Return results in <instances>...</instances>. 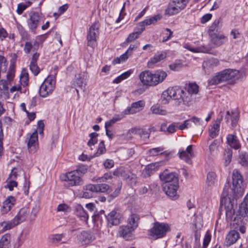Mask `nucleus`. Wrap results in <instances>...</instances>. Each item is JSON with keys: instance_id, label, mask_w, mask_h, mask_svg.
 Returning a JSON list of instances; mask_svg holds the SVG:
<instances>
[{"instance_id": "1", "label": "nucleus", "mask_w": 248, "mask_h": 248, "mask_svg": "<svg viewBox=\"0 0 248 248\" xmlns=\"http://www.w3.org/2000/svg\"><path fill=\"white\" fill-rule=\"evenodd\" d=\"M232 180V187H231L228 181L226 182L221 195L220 203L223 205L225 201L227 221H230L231 224L233 225H239L243 223L244 218L248 217V192L243 202L239 205V209L235 212L232 200H233L237 195L241 194L243 191L242 188L243 181L242 176L238 170L235 169L233 170Z\"/></svg>"}, {"instance_id": "2", "label": "nucleus", "mask_w": 248, "mask_h": 248, "mask_svg": "<svg viewBox=\"0 0 248 248\" xmlns=\"http://www.w3.org/2000/svg\"><path fill=\"white\" fill-rule=\"evenodd\" d=\"M167 74L166 72L158 70L153 73L149 70L142 72L140 75L141 82L147 86H155L163 82L166 78Z\"/></svg>"}, {"instance_id": "3", "label": "nucleus", "mask_w": 248, "mask_h": 248, "mask_svg": "<svg viewBox=\"0 0 248 248\" xmlns=\"http://www.w3.org/2000/svg\"><path fill=\"white\" fill-rule=\"evenodd\" d=\"M238 71L227 69L217 73L208 80L209 85H217L220 83L233 79L238 75Z\"/></svg>"}, {"instance_id": "4", "label": "nucleus", "mask_w": 248, "mask_h": 248, "mask_svg": "<svg viewBox=\"0 0 248 248\" xmlns=\"http://www.w3.org/2000/svg\"><path fill=\"white\" fill-rule=\"evenodd\" d=\"M169 89L171 99L174 101L175 106H179L183 102L185 103L189 102V96H186V93L183 89L173 87L169 88Z\"/></svg>"}, {"instance_id": "5", "label": "nucleus", "mask_w": 248, "mask_h": 248, "mask_svg": "<svg viewBox=\"0 0 248 248\" xmlns=\"http://www.w3.org/2000/svg\"><path fill=\"white\" fill-rule=\"evenodd\" d=\"M55 84L56 79L55 76L53 75L48 76L40 87V95L45 98L52 94L55 88Z\"/></svg>"}, {"instance_id": "6", "label": "nucleus", "mask_w": 248, "mask_h": 248, "mask_svg": "<svg viewBox=\"0 0 248 248\" xmlns=\"http://www.w3.org/2000/svg\"><path fill=\"white\" fill-rule=\"evenodd\" d=\"M61 178L65 182V185L68 186H80L83 184V181L81 176L78 174L77 171L73 170L66 173Z\"/></svg>"}, {"instance_id": "7", "label": "nucleus", "mask_w": 248, "mask_h": 248, "mask_svg": "<svg viewBox=\"0 0 248 248\" xmlns=\"http://www.w3.org/2000/svg\"><path fill=\"white\" fill-rule=\"evenodd\" d=\"M99 29L98 23H95L90 27L87 33V45L92 48H94L97 46V40L99 34Z\"/></svg>"}, {"instance_id": "8", "label": "nucleus", "mask_w": 248, "mask_h": 248, "mask_svg": "<svg viewBox=\"0 0 248 248\" xmlns=\"http://www.w3.org/2000/svg\"><path fill=\"white\" fill-rule=\"evenodd\" d=\"M169 229L168 224L156 222L154 227L150 229V235L155 239L161 238L166 235Z\"/></svg>"}, {"instance_id": "9", "label": "nucleus", "mask_w": 248, "mask_h": 248, "mask_svg": "<svg viewBox=\"0 0 248 248\" xmlns=\"http://www.w3.org/2000/svg\"><path fill=\"white\" fill-rule=\"evenodd\" d=\"M179 182L176 183H163V190L165 194L171 200H176L179 198L177 190L179 188Z\"/></svg>"}, {"instance_id": "10", "label": "nucleus", "mask_w": 248, "mask_h": 248, "mask_svg": "<svg viewBox=\"0 0 248 248\" xmlns=\"http://www.w3.org/2000/svg\"><path fill=\"white\" fill-rule=\"evenodd\" d=\"M72 87L76 89L78 99L79 98V89L83 92L86 90L87 81L86 76L84 73H80L76 76L75 78L72 81Z\"/></svg>"}, {"instance_id": "11", "label": "nucleus", "mask_w": 248, "mask_h": 248, "mask_svg": "<svg viewBox=\"0 0 248 248\" xmlns=\"http://www.w3.org/2000/svg\"><path fill=\"white\" fill-rule=\"evenodd\" d=\"M43 21L42 14L38 12H31L28 19V25L31 30L34 31L39 24Z\"/></svg>"}, {"instance_id": "12", "label": "nucleus", "mask_w": 248, "mask_h": 248, "mask_svg": "<svg viewBox=\"0 0 248 248\" xmlns=\"http://www.w3.org/2000/svg\"><path fill=\"white\" fill-rule=\"evenodd\" d=\"M122 217V216L119 212V210L117 209H113L106 216L108 226L111 227L113 225H119L120 223Z\"/></svg>"}, {"instance_id": "13", "label": "nucleus", "mask_w": 248, "mask_h": 248, "mask_svg": "<svg viewBox=\"0 0 248 248\" xmlns=\"http://www.w3.org/2000/svg\"><path fill=\"white\" fill-rule=\"evenodd\" d=\"M159 178L163 183H176L179 182L178 175L172 172H170L166 169L159 175Z\"/></svg>"}, {"instance_id": "14", "label": "nucleus", "mask_w": 248, "mask_h": 248, "mask_svg": "<svg viewBox=\"0 0 248 248\" xmlns=\"http://www.w3.org/2000/svg\"><path fill=\"white\" fill-rule=\"evenodd\" d=\"M219 60L217 58H212L204 60L202 63V69L204 72L209 74L213 71L214 68L219 65Z\"/></svg>"}, {"instance_id": "15", "label": "nucleus", "mask_w": 248, "mask_h": 248, "mask_svg": "<svg viewBox=\"0 0 248 248\" xmlns=\"http://www.w3.org/2000/svg\"><path fill=\"white\" fill-rule=\"evenodd\" d=\"M193 146V145H190L187 147L186 150H179L178 152L179 157L189 164H191V158L194 156Z\"/></svg>"}, {"instance_id": "16", "label": "nucleus", "mask_w": 248, "mask_h": 248, "mask_svg": "<svg viewBox=\"0 0 248 248\" xmlns=\"http://www.w3.org/2000/svg\"><path fill=\"white\" fill-rule=\"evenodd\" d=\"M84 190L94 192H105L109 190V186L106 184H98L96 185L89 184L84 186Z\"/></svg>"}, {"instance_id": "17", "label": "nucleus", "mask_w": 248, "mask_h": 248, "mask_svg": "<svg viewBox=\"0 0 248 248\" xmlns=\"http://www.w3.org/2000/svg\"><path fill=\"white\" fill-rule=\"evenodd\" d=\"M145 106V102L143 100H140L133 103L131 107H128L124 110V114H134L139 112Z\"/></svg>"}, {"instance_id": "18", "label": "nucleus", "mask_w": 248, "mask_h": 248, "mask_svg": "<svg viewBox=\"0 0 248 248\" xmlns=\"http://www.w3.org/2000/svg\"><path fill=\"white\" fill-rule=\"evenodd\" d=\"M38 141V133L37 130L33 132L27 140L28 148L31 153L36 151Z\"/></svg>"}, {"instance_id": "19", "label": "nucleus", "mask_w": 248, "mask_h": 248, "mask_svg": "<svg viewBox=\"0 0 248 248\" xmlns=\"http://www.w3.org/2000/svg\"><path fill=\"white\" fill-rule=\"evenodd\" d=\"M134 229L130 227L129 225L122 226L120 227L119 233L120 236L126 240L132 239L133 237V232Z\"/></svg>"}, {"instance_id": "20", "label": "nucleus", "mask_w": 248, "mask_h": 248, "mask_svg": "<svg viewBox=\"0 0 248 248\" xmlns=\"http://www.w3.org/2000/svg\"><path fill=\"white\" fill-rule=\"evenodd\" d=\"M78 240L82 243L88 244L95 239L94 235L90 232L83 231L77 236Z\"/></svg>"}, {"instance_id": "21", "label": "nucleus", "mask_w": 248, "mask_h": 248, "mask_svg": "<svg viewBox=\"0 0 248 248\" xmlns=\"http://www.w3.org/2000/svg\"><path fill=\"white\" fill-rule=\"evenodd\" d=\"M40 54L37 52L34 53L31 58L30 64V69L34 76H37L40 72L37 62L39 57Z\"/></svg>"}, {"instance_id": "22", "label": "nucleus", "mask_w": 248, "mask_h": 248, "mask_svg": "<svg viewBox=\"0 0 248 248\" xmlns=\"http://www.w3.org/2000/svg\"><path fill=\"white\" fill-rule=\"evenodd\" d=\"M227 144L231 148L238 150L241 147V144L235 134H228L227 136Z\"/></svg>"}, {"instance_id": "23", "label": "nucleus", "mask_w": 248, "mask_h": 248, "mask_svg": "<svg viewBox=\"0 0 248 248\" xmlns=\"http://www.w3.org/2000/svg\"><path fill=\"white\" fill-rule=\"evenodd\" d=\"M16 199L12 196L8 197L3 202L2 206L1 209L2 214H4L10 211L15 204Z\"/></svg>"}, {"instance_id": "24", "label": "nucleus", "mask_w": 248, "mask_h": 248, "mask_svg": "<svg viewBox=\"0 0 248 248\" xmlns=\"http://www.w3.org/2000/svg\"><path fill=\"white\" fill-rule=\"evenodd\" d=\"M75 214L81 220L87 222L89 214L80 204H78L75 206Z\"/></svg>"}, {"instance_id": "25", "label": "nucleus", "mask_w": 248, "mask_h": 248, "mask_svg": "<svg viewBox=\"0 0 248 248\" xmlns=\"http://www.w3.org/2000/svg\"><path fill=\"white\" fill-rule=\"evenodd\" d=\"M29 214L30 209L27 207H24L20 209L16 216L14 218L19 224L26 220Z\"/></svg>"}, {"instance_id": "26", "label": "nucleus", "mask_w": 248, "mask_h": 248, "mask_svg": "<svg viewBox=\"0 0 248 248\" xmlns=\"http://www.w3.org/2000/svg\"><path fill=\"white\" fill-rule=\"evenodd\" d=\"M239 238V233L235 230H231L226 237L225 244L227 246H230L235 243Z\"/></svg>"}, {"instance_id": "27", "label": "nucleus", "mask_w": 248, "mask_h": 248, "mask_svg": "<svg viewBox=\"0 0 248 248\" xmlns=\"http://www.w3.org/2000/svg\"><path fill=\"white\" fill-rule=\"evenodd\" d=\"M131 132L133 134L139 136L141 138L144 140L149 138V129L135 128L131 129Z\"/></svg>"}, {"instance_id": "28", "label": "nucleus", "mask_w": 248, "mask_h": 248, "mask_svg": "<svg viewBox=\"0 0 248 248\" xmlns=\"http://www.w3.org/2000/svg\"><path fill=\"white\" fill-rule=\"evenodd\" d=\"M180 11H181V10L173 1L170 0L165 10V13L169 16H172L178 14Z\"/></svg>"}, {"instance_id": "29", "label": "nucleus", "mask_w": 248, "mask_h": 248, "mask_svg": "<svg viewBox=\"0 0 248 248\" xmlns=\"http://www.w3.org/2000/svg\"><path fill=\"white\" fill-rule=\"evenodd\" d=\"M166 57V53L165 52H158L153 58L150 59V60L148 62V65L150 66L152 64H155L161 60L165 59Z\"/></svg>"}, {"instance_id": "30", "label": "nucleus", "mask_w": 248, "mask_h": 248, "mask_svg": "<svg viewBox=\"0 0 248 248\" xmlns=\"http://www.w3.org/2000/svg\"><path fill=\"white\" fill-rule=\"evenodd\" d=\"M39 46V43L36 41H34L33 44L30 42H26L25 43L24 51L26 54H29L31 50H37Z\"/></svg>"}, {"instance_id": "31", "label": "nucleus", "mask_w": 248, "mask_h": 248, "mask_svg": "<svg viewBox=\"0 0 248 248\" xmlns=\"http://www.w3.org/2000/svg\"><path fill=\"white\" fill-rule=\"evenodd\" d=\"M211 41L216 46H219L223 44L226 41L227 38L222 35H219L215 34L211 36Z\"/></svg>"}, {"instance_id": "32", "label": "nucleus", "mask_w": 248, "mask_h": 248, "mask_svg": "<svg viewBox=\"0 0 248 248\" xmlns=\"http://www.w3.org/2000/svg\"><path fill=\"white\" fill-rule=\"evenodd\" d=\"M11 235L4 234L0 239V248H11Z\"/></svg>"}, {"instance_id": "33", "label": "nucleus", "mask_w": 248, "mask_h": 248, "mask_svg": "<svg viewBox=\"0 0 248 248\" xmlns=\"http://www.w3.org/2000/svg\"><path fill=\"white\" fill-rule=\"evenodd\" d=\"M131 173L129 170L123 167H121L117 168L114 171V175L118 177L121 176L124 179H127L128 177L129 174Z\"/></svg>"}, {"instance_id": "34", "label": "nucleus", "mask_w": 248, "mask_h": 248, "mask_svg": "<svg viewBox=\"0 0 248 248\" xmlns=\"http://www.w3.org/2000/svg\"><path fill=\"white\" fill-rule=\"evenodd\" d=\"M198 92L199 86L197 84L189 83L186 96H189V102L191 100V94H197Z\"/></svg>"}, {"instance_id": "35", "label": "nucleus", "mask_w": 248, "mask_h": 248, "mask_svg": "<svg viewBox=\"0 0 248 248\" xmlns=\"http://www.w3.org/2000/svg\"><path fill=\"white\" fill-rule=\"evenodd\" d=\"M17 225H18V222L14 218L11 221H3L0 223V225L2 227V231L9 230Z\"/></svg>"}, {"instance_id": "36", "label": "nucleus", "mask_w": 248, "mask_h": 248, "mask_svg": "<svg viewBox=\"0 0 248 248\" xmlns=\"http://www.w3.org/2000/svg\"><path fill=\"white\" fill-rule=\"evenodd\" d=\"M150 110L153 114L156 115H166L168 113L166 110L163 109L162 107L157 104L152 106Z\"/></svg>"}, {"instance_id": "37", "label": "nucleus", "mask_w": 248, "mask_h": 248, "mask_svg": "<svg viewBox=\"0 0 248 248\" xmlns=\"http://www.w3.org/2000/svg\"><path fill=\"white\" fill-rule=\"evenodd\" d=\"M217 182L216 174L213 171L209 172L207 175L206 184L209 186H212L215 185Z\"/></svg>"}, {"instance_id": "38", "label": "nucleus", "mask_w": 248, "mask_h": 248, "mask_svg": "<svg viewBox=\"0 0 248 248\" xmlns=\"http://www.w3.org/2000/svg\"><path fill=\"white\" fill-rule=\"evenodd\" d=\"M155 164H150L146 166L143 170L142 174L144 177H150L155 171Z\"/></svg>"}, {"instance_id": "39", "label": "nucleus", "mask_w": 248, "mask_h": 248, "mask_svg": "<svg viewBox=\"0 0 248 248\" xmlns=\"http://www.w3.org/2000/svg\"><path fill=\"white\" fill-rule=\"evenodd\" d=\"M140 217L137 214H132L129 218V221L127 225H129L130 227H132L133 229H135L138 226Z\"/></svg>"}, {"instance_id": "40", "label": "nucleus", "mask_w": 248, "mask_h": 248, "mask_svg": "<svg viewBox=\"0 0 248 248\" xmlns=\"http://www.w3.org/2000/svg\"><path fill=\"white\" fill-rule=\"evenodd\" d=\"M170 92V89L168 88L162 93L161 96V100L162 104H167L169 103L170 100H172Z\"/></svg>"}, {"instance_id": "41", "label": "nucleus", "mask_w": 248, "mask_h": 248, "mask_svg": "<svg viewBox=\"0 0 248 248\" xmlns=\"http://www.w3.org/2000/svg\"><path fill=\"white\" fill-rule=\"evenodd\" d=\"M132 73V71L131 70H129L123 73L120 76L116 78L113 80V82L114 83H119L121 82L122 80L128 78L131 75Z\"/></svg>"}, {"instance_id": "42", "label": "nucleus", "mask_w": 248, "mask_h": 248, "mask_svg": "<svg viewBox=\"0 0 248 248\" xmlns=\"http://www.w3.org/2000/svg\"><path fill=\"white\" fill-rule=\"evenodd\" d=\"M221 21V18H218L215 20L214 22L212 24V25L210 26L208 32L210 36L214 35L215 33H214V32L217 29L218 27L219 24Z\"/></svg>"}, {"instance_id": "43", "label": "nucleus", "mask_w": 248, "mask_h": 248, "mask_svg": "<svg viewBox=\"0 0 248 248\" xmlns=\"http://www.w3.org/2000/svg\"><path fill=\"white\" fill-rule=\"evenodd\" d=\"M209 150L210 154L212 155L217 154L218 151V142L217 140H214L209 145Z\"/></svg>"}, {"instance_id": "44", "label": "nucleus", "mask_w": 248, "mask_h": 248, "mask_svg": "<svg viewBox=\"0 0 248 248\" xmlns=\"http://www.w3.org/2000/svg\"><path fill=\"white\" fill-rule=\"evenodd\" d=\"M232 152L231 149H226L224 152V164L226 166H228L232 160Z\"/></svg>"}, {"instance_id": "45", "label": "nucleus", "mask_w": 248, "mask_h": 248, "mask_svg": "<svg viewBox=\"0 0 248 248\" xmlns=\"http://www.w3.org/2000/svg\"><path fill=\"white\" fill-rule=\"evenodd\" d=\"M17 29L23 40H30V36L25 29L20 25L17 26Z\"/></svg>"}, {"instance_id": "46", "label": "nucleus", "mask_w": 248, "mask_h": 248, "mask_svg": "<svg viewBox=\"0 0 248 248\" xmlns=\"http://www.w3.org/2000/svg\"><path fill=\"white\" fill-rule=\"evenodd\" d=\"M180 9L183 10L190 0H171Z\"/></svg>"}, {"instance_id": "47", "label": "nucleus", "mask_w": 248, "mask_h": 248, "mask_svg": "<svg viewBox=\"0 0 248 248\" xmlns=\"http://www.w3.org/2000/svg\"><path fill=\"white\" fill-rule=\"evenodd\" d=\"M25 237L21 233L17 238L16 241L14 243V248H19L25 241Z\"/></svg>"}, {"instance_id": "48", "label": "nucleus", "mask_w": 248, "mask_h": 248, "mask_svg": "<svg viewBox=\"0 0 248 248\" xmlns=\"http://www.w3.org/2000/svg\"><path fill=\"white\" fill-rule=\"evenodd\" d=\"M164 150V148L162 147H158L150 149L148 151V154L150 156H156L160 154V152Z\"/></svg>"}, {"instance_id": "49", "label": "nucleus", "mask_w": 248, "mask_h": 248, "mask_svg": "<svg viewBox=\"0 0 248 248\" xmlns=\"http://www.w3.org/2000/svg\"><path fill=\"white\" fill-rule=\"evenodd\" d=\"M98 136V134L95 132L92 133L90 134L89 137L90 138V140L88 141L87 143V145L91 147L92 145H94L97 142V137Z\"/></svg>"}, {"instance_id": "50", "label": "nucleus", "mask_w": 248, "mask_h": 248, "mask_svg": "<svg viewBox=\"0 0 248 248\" xmlns=\"http://www.w3.org/2000/svg\"><path fill=\"white\" fill-rule=\"evenodd\" d=\"M106 152V148L104 141L102 140L98 144L97 152L95 153V155L96 156H99L101 155Z\"/></svg>"}, {"instance_id": "51", "label": "nucleus", "mask_w": 248, "mask_h": 248, "mask_svg": "<svg viewBox=\"0 0 248 248\" xmlns=\"http://www.w3.org/2000/svg\"><path fill=\"white\" fill-rule=\"evenodd\" d=\"M240 163L244 166H248V154L241 153L240 155Z\"/></svg>"}, {"instance_id": "52", "label": "nucleus", "mask_w": 248, "mask_h": 248, "mask_svg": "<svg viewBox=\"0 0 248 248\" xmlns=\"http://www.w3.org/2000/svg\"><path fill=\"white\" fill-rule=\"evenodd\" d=\"M161 17V16L159 15H155L149 19H145L144 22L146 25H150L152 24H154L157 20H160Z\"/></svg>"}, {"instance_id": "53", "label": "nucleus", "mask_w": 248, "mask_h": 248, "mask_svg": "<svg viewBox=\"0 0 248 248\" xmlns=\"http://www.w3.org/2000/svg\"><path fill=\"white\" fill-rule=\"evenodd\" d=\"M186 48L188 49L189 50L193 52H204V53H207L208 52L209 49L206 47H196V48H193L190 46H187L186 47Z\"/></svg>"}, {"instance_id": "54", "label": "nucleus", "mask_w": 248, "mask_h": 248, "mask_svg": "<svg viewBox=\"0 0 248 248\" xmlns=\"http://www.w3.org/2000/svg\"><path fill=\"white\" fill-rule=\"evenodd\" d=\"M137 176L135 174L130 173L127 179H126L131 185V186H135L136 185L137 182Z\"/></svg>"}, {"instance_id": "55", "label": "nucleus", "mask_w": 248, "mask_h": 248, "mask_svg": "<svg viewBox=\"0 0 248 248\" xmlns=\"http://www.w3.org/2000/svg\"><path fill=\"white\" fill-rule=\"evenodd\" d=\"M121 118L119 116L114 117L111 120L107 121L105 123V129L109 128L112 125H113L116 122L121 120Z\"/></svg>"}, {"instance_id": "56", "label": "nucleus", "mask_w": 248, "mask_h": 248, "mask_svg": "<svg viewBox=\"0 0 248 248\" xmlns=\"http://www.w3.org/2000/svg\"><path fill=\"white\" fill-rule=\"evenodd\" d=\"M63 236L64 235L63 234H53L50 237L51 242L53 243H58L62 240Z\"/></svg>"}, {"instance_id": "57", "label": "nucleus", "mask_w": 248, "mask_h": 248, "mask_svg": "<svg viewBox=\"0 0 248 248\" xmlns=\"http://www.w3.org/2000/svg\"><path fill=\"white\" fill-rule=\"evenodd\" d=\"M192 124L191 120V119H189L185 121L183 124L180 125L179 126V129L180 130H183L185 128L190 127L192 126Z\"/></svg>"}, {"instance_id": "58", "label": "nucleus", "mask_w": 248, "mask_h": 248, "mask_svg": "<svg viewBox=\"0 0 248 248\" xmlns=\"http://www.w3.org/2000/svg\"><path fill=\"white\" fill-rule=\"evenodd\" d=\"M57 211L59 212L62 211L64 212H69L70 211L69 206L65 204H60L57 207Z\"/></svg>"}, {"instance_id": "59", "label": "nucleus", "mask_w": 248, "mask_h": 248, "mask_svg": "<svg viewBox=\"0 0 248 248\" xmlns=\"http://www.w3.org/2000/svg\"><path fill=\"white\" fill-rule=\"evenodd\" d=\"M28 5L21 3L17 5L16 12L18 15H21L23 11L25 10L28 7Z\"/></svg>"}, {"instance_id": "60", "label": "nucleus", "mask_w": 248, "mask_h": 248, "mask_svg": "<svg viewBox=\"0 0 248 248\" xmlns=\"http://www.w3.org/2000/svg\"><path fill=\"white\" fill-rule=\"evenodd\" d=\"M166 31H167L168 32L166 33V35L163 37L162 42H165L170 39L172 35V31L170 30V29L169 28H166L165 29Z\"/></svg>"}, {"instance_id": "61", "label": "nucleus", "mask_w": 248, "mask_h": 248, "mask_svg": "<svg viewBox=\"0 0 248 248\" xmlns=\"http://www.w3.org/2000/svg\"><path fill=\"white\" fill-rule=\"evenodd\" d=\"M74 171H77L78 174L81 176L82 174H84L86 173L87 171V167L85 166H79V167Z\"/></svg>"}, {"instance_id": "62", "label": "nucleus", "mask_w": 248, "mask_h": 248, "mask_svg": "<svg viewBox=\"0 0 248 248\" xmlns=\"http://www.w3.org/2000/svg\"><path fill=\"white\" fill-rule=\"evenodd\" d=\"M17 186V183L16 181L11 180L7 183L5 187L8 188L10 191H12L13 190L14 187Z\"/></svg>"}, {"instance_id": "63", "label": "nucleus", "mask_w": 248, "mask_h": 248, "mask_svg": "<svg viewBox=\"0 0 248 248\" xmlns=\"http://www.w3.org/2000/svg\"><path fill=\"white\" fill-rule=\"evenodd\" d=\"M212 15L211 14H206L203 16L201 19V22L204 24L211 19Z\"/></svg>"}, {"instance_id": "64", "label": "nucleus", "mask_w": 248, "mask_h": 248, "mask_svg": "<svg viewBox=\"0 0 248 248\" xmlns=\"http://www.w3.org/2000/svg\"><path fill=\"white\" fill-rule=\"evenodd\" d=\"M139 37V35L135 31L130 33L126 41L127 42H131Z\"/></svg>"}]
</instances>
